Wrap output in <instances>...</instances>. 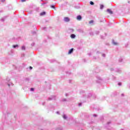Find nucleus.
<instances>
[{"mask_svg": "<svg viewBox=\"0 0 130 130\" xmlns=\"http://www.w3.org/2000/svg\"><path fill=\"white\" fill-rule=\"evenodd\" d=\"M96 79V83H101V82H102V79H101L100 77L97 76Z\"/></svg>", "mask_w": 130, "mask_h": 130, "instance_id": "obj_1", "label": "nucleus"}, {"mask_svg": "<svg viewBox=\"0 0 130 130\" xmlns=\"http://www.w3.org/2000/svg\"><path fill=\"white\" fill-rule=\"evenodd\" d=\"M48 100H49V101H50V100H55V96L54 95L51 96L48 99Z\"/></svg>", "mask_w": 130, "mask_h": 130, "instance_id": "obj_2", "label": "nucleus"}, {"mask_svg": "<svg viewBox=\"0 0 130 130\" xmlns=\"http://www.w3.org/2000/svg\"><path fill=\"white\" fill-rule=\"evenodd\" d=\"M64 22H70V21H71V19L69 17H64Z\"/></svg>", "mask_w": 130, "mask_h": 130, "instance_id": "obj_3", "label": "nucleus"}, {"mask_svg": "<svg viewBox=\"0 0 130 130\" xmlns=\"http://www.w3.org/2000/svg\"><path fill=\"white\" fill-rule=\"evenodd\" d=\"M76 19L78 21H81V20H82V16L81 15H78L77 16Z\"/></svg>", "mask_w": 130, "mask_h": 130, "instance_id": "obj_4", "label": "nucleus"}, {"mask_svg": "<svg viewBox=\"0 0 130 130\" xmlns=\"http://www.w3.org/2000/svg\"><path fill=\"white\" fill-rule=\"evenodd\" d=\"M74 52V48H71L68 52V54H72Z\"/></svg>", "mask_w": 130, "mask_h": 130, "instance_id": "obj_5", "label": "nucleus"}, {"mask_svg": "<svg viewBox=\"0 0 130 130\" xmlns=\"http://www.w3.org/2000/svg\"><path fill=\"white\" fill-rule=\"evenodd\" d=\"M107 12H108V13H109V14H110L111 15H112V14H113V12H112V11H111V10L110 9H107Z\"/></svg>", "mask_w": 130, "mask_h": 130, "instance_id": "obj_6", "label": "nucleus"}, {"mask_svg": "<svg viewBox=\"0 0 130 130\" xmlns=\"http://www.w3.org/2000/svg\"><path fill=\"white\" fill-rule=\"evenodd\" d=\"M112 43L113 44V45H117V44H118L117 42H115L114 40H112Z\"/></svg>", "mask_w": 130, "mask_h": 130, "instance_id": "obj_7", "label": "nucleus"}, {"mask_svg": "<svg viewBox=\"0 0 130 130\" xmlns=\"http://www.w3.org/2000/svg\"><path fill=\"white\" fill-rule=\"evenodd\" d=\"M78 32L79 33H84V30L82 29H79L77 30Z\"/></svg>", "mask_w": 130, "mask_h": 130, "instance_id": "obj_8", "label": "nucleus"}, {"mask_svg": "<svg viewBox=\"0 0 130 130\" xmlns=\"http://www.w3.org/2000/svg\"><path fill=\"white\" fill-rule=\"evenodd\" d=\"M71 38H72V39H74V38H76V35L71 34Z\"/></svg>", "mask_w": 130, "mask_h": 130, "instance_id": "obj_9", "label": "nucleus"}, {"mask_svg": "<svg viewBox=\"0 0 130 130\" xmlns=\"http://www.w3.org/2000/svg\"><path fill=\"white\" fill-rule=\"evenodd\" d=\"M46 12H41L40 13V16H44V15H46Z\"/></svg>", "mask_w": 130, "mask_h": 130, "instance_id": "obj_10", "label": "nucleus"}, {"mask_svg": "<svg viewBox=\"0 0 130 130\" xmlns=\"http://www.w3.org/2000/svg\"><path fill=\"white\" fill-rule=\"evenodd\" d=\"M8 85L10 87V86H14V84L12 82H9L8 83Z\"/></svg>", "mask_w": 130, "mask_h": 130, "instance_id": "obj_11", "label": "nucleus"}, {"mask_svg": "<svg viewBox=\"0 0 130 130\" xmlns=\"http://www.w3.org/2000/svg\"><path fill=\"white\" fill-rule=\"evenodd\" d=\"M13 48H17L19 47V45H14L13 46Z\"/></svg>", "mask_w": 130, "mask_h": 130, "instance_id": "obj_12", "label": "nucleus"}, {"mask_svg": "<svg viewBox=\"0 0 130 130\" xmlns=\"http://www.w3.org/2000/svg\"><path fill=\"white\" fill-rule=\"evenodd\" d=\"M63 118L64 119H67V118H68V116H67V115L64 114V115H63Z\"/></svg>", "mask_w": 130, "mask_h": 130, "instance_id": "obj_13", "label": "nucleus"}, {"mask_svg": "<svg viewBox=\"0 0 130 130\" xmlns=\"http://www.w3.org/2000/svg\"><path fill=\"white\" fill-rule=\"evenodd\" d=\"M89 35H90V36H94V32H93L92 31H90L89 32Z\"/></svg>", "mask_w": 130, "mask_h": 130, "instance_id": "obj_14", "label": "nucleus"}, {"mask_svg": "<svg viewBox=\"0 0 130 130\" xmlns=\"http://www.w3.org/2000/svg\"><path fill=\"white\" fill-rule=\"evenodd\" d=\"M21 49L22 50H25L26 47H25V46H22L21 47Z\"/></svg>", "mask_w": 130, "mask_h": 130, "instance_id": "obj_15", "label": "nucleus"}, {"mask_svg": "<svg viewBox=\"0 0 130 130\" xmlns=\"http://www.w3.org/2000/svg\"><path fill=\"white\" fill-rule=\"evenodd\" d=\"M99 33H100V31H99V30H96L95 31V34H96V35H98Z\"/></svg>", "mask_w": 130, "mask_h": 130, "instance_id": "obj_16", "label": "nucleus"}, {"mask_svg": "<svg viewBox=\"0 0 130 130\" xmlns=\"http://www.w3.org/2000/svg\"><path fill=\"white\" fill-rule=\"evenodd\" d=\"M92 96V94L89 93L88 95L87 96V98H90Z\"/></svg>", "mask_w": 130, "mask_h": 130, "instance_id": "obj_17", "label": "nucleus"}, {"mask_svg": "<svg viewBox=\"0 0 130 130\" xmlns=\"http://www.w3.org/2000/svg\"><path fill=\"white\" fill-rule=\"evenodd\" d=\"M103 8H104V5H101L100 6L101 10H102V9H103Z\"/></svg>", "mask_w": 130, "mask_h": 130, "instance_id": "obj_18", "label": "nucleus"}, {"mask_svg": "<svg viewBox=\"0 0 130 130\" xmlns=\"http://www.w3.org/2000/svg\"><path fill=\"white\" fill-rule=\"evenodd\" d=\"M90 5H91V6H93L94 5V2L90 1Z\"/></svg>", "mask_w": 130, "mask_h": 130, "instance_id": "obj_19", "label": "nucleus"}, {"mask_svg": "<svg viewBox=\"0 0 130 130\" xmlns=\"http://www.w3.org/2000/svg\"><path fill=\"white\" fill-rule=\"evenodd\" d=\"M50 7L52 8V9H55V6H54V5H51Z\"/></svg>", "mask_w": 130, "mask_h": 130, "instance_id": "obj_20", "label": "nucleus"}, {"mask_svg": "<svg viewBox=\"0 0 130 130\" xmlns=\"http://www.w3.org/2000/svg\"><path fill=\"white\" fill-rule=\"evenodd\" d=\"M122 60H123V59H122V58H120L119 59V62H121L122 61Z\"/></svg>", "mask_w": 130, "mask_h": 130, "instance_id": "obj_21", "label": "nucleus"}, {"mask_svg": "<svg viewBox=\"0 0 130 130\" xmlns=\"http://www.w3.org/2000/svg\"><path fill=\"white\" fill-rule=\"evenodd\" d=\"M89 23L90 24H93V23H94V21H93V20H91V21H90L89 22Z\"/></svg>", "mask_w": 130, "mask_h": 130, "instance_id": "obj_22", "label": "nucleus"}, {"mask_svg": "<svg viewBox=\"0 0 130 130\" xmlns=\"http://www.w3.org/2000/svg\"><path fill=\"white\" fill-rule=\"evenodd\" d=\"M50 62H54V61H55V60H54V59H51V60H50Z\"/></svg>", "mask_w": 130, "mask_h": 130, "instance_id": "obj_23", "label": "nucleus"}, {"mask_svg": "<svg viewBox=\"0 0 130 130\" xmlns=\"http://www.w3.org/2000/svg\"><path fill=\"white\" fill-rule=\"evenodd\" d=\"M62 101L63 102H66V101H67V99H63L62 100Z\"/></svg>", "mask_w": 130, "mask_h": 130, "instance_id": "obj_24", "label": "nucleus"}, {"mask_svg": "<svg viewBox=\"0 0 130 130\" xmlns=\"http://www.w3.org/2000/svg\"><path fill=\"white\" fill-rule=\"evenodd\" d=\"M44 5H46V3H43L41 4V6H44Z\"/></svg>", "mask_w": 130, "mask_h": 130, "instance_id": "obj_25", "label": "nucleus"}, {"mask_svg": "<svg viewBox=\"0 0 130 130\" xmlns=\"http://www.w3.org/2000/svg\"><path fill=\"white\" fill-rule=\"evenodd\" d=\"M98 58H99V57H93V59H97Z\"/></svg>", "mask_w": 130, "mask_h": 130, "instance_id": "obj_26", "label": "nucleus"}, {"mask_svg": "<svg viewBox=\"0 0 130 130\" xmlns=\"http://www.w3.org/2000/svg\"><path fill=\"white\" fill-rule=\"evenodd\" d=\"M6 80H7V81H8V82H10V78H7V79H6Z\"/></svg>", "mask_w": 130, "mask_h": 130, "instance_id": "obj_27", "label": "nucleus"}, {"mask_svg": "<svg viewBox=\"0 0 130 130\" xmlns=\"http://www.w3.org/2000/svg\"><path fill=\"white\" fill-rule=\"evenodd\" d=\"M110 70L111 72H112V71H115V70H114L113 68H111Z\"/></svg>", "mask_w": 130, "mask_h": 130, "instance_id": "obj_28", "label": "nucleus"}, {"mask_svg": "<svg viewBox=\"0 0 130 130\" xmlns=\"http://www.w3.org/2000/svg\"><path fill=\"white\" fill-rule=\"evenodd\" d=\"M102 56L103 57H105V56H106V55H105V54H102Z\"/></svg>", "mask_w": 130, "mask_h": 130, "instance_id": "obj_29", "label": "nucleus"}, {"mask_svg": "<svg viewBox=\"0 0 130 130\" xmlns=\"http://www.w3.org/2000/svg\"><path fill=\"white\" fill-rule=\"evenodd\" d=\"M21 56L22 57H24V56H25V54H22Z\"/></svg>", "mask_w": 130, "mask_h": 130, "instance_id": "obj_30", "label": "nucleus"}, {"mask_svg": "<svg viewBox=\"0 0 130 130\" xmlns=\"http://www.w3.org/2000/svg\"><path fill=\"white\" fill-rule=\"evenodd\" d=\"M118 85L119 86H121V82H119V83H118Z\"/></svg>", "mask_w": 130, "mask_h": 130, "instance_id": "obj_31", "label": "nucleus"}, {"mask_svg": "<svg viewBox=\"0 0 130 130\" xmlns=\"http://www.w3.org/2000/svg\"><path fill=\"white\" fill-rule=\"evenodd\" d=\"M30 91H34V88H30Z\"/></svg>", "mask_w": 130, "mask_h": 130, "instance_id": "obj_32", "label": "nucleus"}, {"mask_svg": "<svg viewBox=\"0 0 130 130\" xmlns=\"http://www.w3.org/2000/svg\"><path fill=\"white\" fill-rule=\"evenodd\" d=\"M93 116H94V117H97V115L96 114H93Z\"/></svg>", "mask_w": 130, "mask_h": 130, "instance_id": "obj_33", "label": "nucleus"}, {"mask_svg": "<svg viewBox=\"0 0 130 130\" xmlns=\"http://www.w3.org/2000/svg\"><path fill=\"white\" fill-rule=\"evenodd\" d=\"M1 20L2 21V22H4L5 21V19L2 18V19H1Z\"/></svg>", "mask_w": 130, "mask_h": 130, "instance_id": "obj_34", "label": "nucleus"}, {"mask_svg": "<svg viewBox=\"0 0 130 130\" xmlns=\"http://www.w3.org/2000/svg\"><path fill=\"white\" fill-rule=\"evenodd\" d=\"M31 45L32 46H34V45H35V43H32L31 44Z\"/></svg>", "mask_w": 130, "mask_h": 130, "instance_id": "obj_35", "label": "nucleus"}, {"mask_svg": "<svg viewBox=\"0 0 130 130\" xmlns=\"http://www.w3.org/2000/svg\"><path fill=\"white\" fill-rule=\"evenodd\" d=\"M78 106H82V103H79V104H78Z\"/></svg>", "mask_w": 130, "mask_h": 130, "instance_id": "obj_36", "label": "nucleus"}, {"mask_svg": "<svg viewBox=\"0 0 130 130\" xmlns=\"http://www.w3.org/2000/svg\"><path fill=\"white\" fill-rule=\"evenodd\" d=\"M21 2H22V3H24V2H26V0H21Z\"/></svg>", "mask_w": 130, "mask_h": 130, "instance_id": "obj_37", "label": "nucleus"}, {"mask_svg": "<svg viewBox=\"0 0 130 130\" xmlns=\"http://www.w3.org/2000/svg\"><path fill=\"white\" fill-rule=\"evenodd\" d=\"M101 38L102 39H104V38H103V36H101Z\"/></svg>", "mask_w": 130, "mask_h": 130, "instance_id": "obj_38", "label": "nucleus"}, {"mask_svg": "<svg viewBox=\"0 0 130 130\" xmlns=\"http://www.w3.org/2000/svg\"><path fill=\"white\" fill-rule=\"evenodd\" d=\"M110 123H111V122H107V124H110Z\"/></svg>", "mask_w": 130, "mask_h": 130, "instance_id": "obj_39", "label": "nucleus"}, {"mask_svg": "<svg viewBox=\"0 0 130 130\" xmlns=\"http://www.w3.org/2000/svg\"><path fill=\"white\" fill-rule=\"evenodd\" d=\"M6 0H1V2H2V3H4V2H5Z\"/></svg>", "mask_w": 130, "mask_h": 130, "instance_id": "obj_40", "label": "nucleus"}, {"mask_svg": "<svg viewBox=\"0 0 130 130\" xmlns=\"http://www.w3.org/2000/svg\"><path fill=\"white\" fill-rule=\"evenodd\" d=\"M29 69H30V70H32V69H33V68H32V67H30Z\"/></svg>", "mask_w": 130, "mask_h": 130, "instance_id": "obj_41", "label": "nucleus"}, {"mask_svg": "<svg viewBox=\"0 0 130 130\" xmlns=\"http://www.w3.org/2000/svg\"><path fill=\"white\" fill-rule=\"evenodd\" d=\"M57 114H59V112L57 111L56 112Z\"/></svg>", "mask_w": 130, "mask_h": 130, "instance_id": "obj_42", "label": "nucleus"}, {"mask_svg": "<svg viewBox=\"0 0 130 130\" xmlns=\"http://www.w3.org/2000/svg\"><path fill=\"white\" fill-rule=\"evenodd\" d=\"M96 53H100V52H99V51H98L97 52H96Z\"/></svg>", "mask_w": 130, "mask_h": 130, "instance_id": "obj_43", "label": "nucleus"}, {"mask_svg": "<svg viewBox=\"0 0 130 130\" xmlns=\"http://www.w3.org/2000/svg\"><path fill=\"white\" fill-rule=\"evenodd\" d=\"M26 81H29V78H26Z\"/></svg>", "mask_w": 130, "mask_h": 130, "instance_id": "obj_44", "label": "nucleus"}, {"mask_svg": "<svg viewBox=\"0 0 130 130\" xmlns=\"http://www.w3.org/2000/svg\"><path fill=\"white\" fill-rule=\"evenodd\" d=\"M68 95H69L68 93L66 94V96H68Z\"/></svg>", "mask_w": 130, "mask_h": 130, "instance_id": "obj_45", "label": "nucleus"}, {"mask_svg": "<svg viewBox=\"0 0 130 130\" xmlns=\"http://www.w3.org/2000/svg\"><path fill=\"white\" fill-rule=\"evenodd\" d=\"M46 27H43V29H46Z\"/></svg>", "mask_w": 130, "mask_h": 130, "instance_id": "obj_46", "label": "nucleus"}, {"mask_svg": "<svg viewBox=\"0 0 130 130\" xmlns=\"http://www.w3.org/2000/svg\"><path fill=\"white\" fill-rule=\"evenodd\" d=\"M70 30H71V31H74V29H71Z\"/></svg>", "mask_w": 130, "mask_h": 130, "instance_id": "obj_47", "label": "nucleus"}, {"mask_svg": "<svg viewBox=\"0 0 130 130\" xmlns=\"http://www.w3.org/2000/svg\"><path fill=\"white\" fill-rule=\"evenodd\" d=\"M121 96H123V93H122V94H121Z\"/></svg>", "mask_w": 130, "mask_h": 130, "instance_id": "obj_48", "label": "nucleus"}, {"mask_svg": "<svg viewBox=\"0 0 130 130\" xmlns=\"http://www.w3.org/2000/svg\"><path fill=\"white\" fill-rule=\"evenodd\" d=\"M88 55H91V53H89Z\"/></svg>", "mask_w": 130, "mask_h": 130, "instance_id": "obj_49", "label": "nucleus"}, {"mask_svg": "<svg viewBox=\"0 0 130 130\" xmlns=\"http://www.w3.org/2000/svg\"><path fill=\"white\" fill-rule=\"evenodd\" d=\"M41 2H43V1L41 0Z\"/></svg>", "mask_w": 130, "mask_h": 130, "instance_id": "obj_50", "label": "nucleus"}, {"mask_svg": "<svg viewBox=\"0 0 130 130\" xmlns=\"http://www.w3.org/2000/svg\"><path fill=\"white\" fill-rule=\"evenodd\" d=\"M34 33H35V32H34Z\"/></svg>", "mask_w": 130, "mask_h": 130, "instance_id": "obj_51", "label": "nucleus"}]
</instances>
